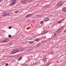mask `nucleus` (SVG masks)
<instances>
[{"label":"nucleus","instance_id":"obj_17","mask_svg":"<svg viewBox=\"0 0 66 66\" xmlns=\"http://www.w3.org/2000/svg\"><path fill=\"white\" fill-rule=\"evenodd\" d=\"M32 43H33V42H32V41H30V42H29V44H32Z\"/></svg>","mask_w":66,"mask_h":66},{"label":"nucleus","instance_id":"obj_20","mask_svg":"<svg viewBox=\"0 0 66 66\" xmlns=\"http://www.w3.org/2000/svg\"><path fill=\"white\" fill-rule=\"evenodd\" d=\"M28 15L29 17H30V16H31V15H32V14H28Z\"/></svg>","mask_w":66,"mask_h":66},{"label":"nucleus","instance_id":"obj_15","mask_svg":"<svg viewBox=\"0 0 66 66\" xmlns=\"http://www.w3.org/2000/svg\"><path fill=\"white\" fill-rule=\"evenodd\" d=\"M25 17H26V18H29V15H28V14L26 16H25Z\"/></svg>","mask_w":66,"mask_h":66},{"label":"nucleus","instance_id":"obj_39","mask_svg":"<svg viewBox=\"0 0 66 66\" xmlns=\"http://www.w3.org/2000/svg\"><path fill=\"white\" fill-rule=\"evenodd\" d=\"M1 0H0V2H1Z\"/></svg>","mask_w":66,"mask_h":66},{"label":"nucleus","instance_id":"obj_40","mask_svg":"<svg viewBox=\"0 0 66 66\" xmlns=\"http://www.w3.org/2000/svg\"><path fill=\"white\" fill-rule=\"evenodd\" d=\"M6 1H7V0H6Z\"/></svg>","mask_w":66,"mask_h":66},{"label":"nucleus","instance_id":"obj_7","mask_svg":"<svg viewBox=\"0 0 66 66\" xmlns=\"http://www.w3.org/2000/svg\"><path fill=\"white\" fill-rule=\"evenodd\" d=\"M16 4V2H12L11 3V6H13V5H14V4Z\"/></svg>","mask_w":66,"mask_h":66},{"label":"nucleus","instance_id":"obj_5","mask_svg":"<svg viewBox=\"0 0 66 66\" xmlns=\"http://www.w3.org/2000/svg\"><path fill=\"white\" fill-rule=\"evenodd\" d=\"M22 4H26L27 3L26 0H24L22 2Z\"/></svg>","mask_w":66,"mask_h":66},{"label":"nucleus","instance_id":"obj_29","mask_svg":"<svg viewBox=\"0 0 66 66\" xmlns=\"http://www.w3.org/2000/svg\"><path fill=\"white\" fill-rule=\"evenodd\" d=\"M63 28V26H62L61 27V28H60V29H62V28Z\"/></svg>","mask_w":66,"mask_h":66},{"label":"nucleus","instance_id":"obj_28","mask_svg":"<svg viewBox=\"0 0 66 66\" xmlns=\"http://www.w3.org/2000/svg\"><path fill=\"white\" fill-rule=\"evenodd\" d=\"M51 62H49V63H48V65H49L50 64H51Z\"/></svg>","mask_w":66,"mask_h":66},{"label":"nucleus","instance_id":"obj_22","mask_svg":"<svg viewBox=\"0 0 66 66\" xmlns=\"http://www.w3.org/2000/svg\"><path fill=\"white\" fill-rule=\"evenodd\" d=\"M26 1H27V2H30V1H31V0H26Z\"/></svg>","mask_w":66,"mask_h":66},{"label":"nucleus","instance_id":"obj_4","mask_svg":"<svg viewBox=\"0 0 66 66\" xmlns=\"http://www.w3.org/2000/svg\"><path fill=\"white\" fill-rule=\"evenodd\" d=\"M48 32V31L47 30H44L43 32L42 33V34H46V33Z\"/></svg>","mask_w":66,"mask_h":66},{"label":"nucleus","instance_id":"obj_1","mask_svg":"<svg viewBox=\"0 0 66 66\" xmlns=\"http://www.w3.org/2000/svg\"><path fill=\"white\" fill-rule=\"evenodd\" d=\"M19 51V50L18 49H15L13 50L12 52V54H13L14 53H16L17 52H18Z\"/></svg>","mask_w":66,"mask_h":66},{"label":"nucleus","instance_id":"obj_36","mask_svg":"<svg viewBox=\"0 0 66 66\" xmlns=\"http://www.w3.org/2000/svg\"><path fill=\"white\" fill-rule=\"evenodd\" d=\"M61 21H59L58 22L59 23H61Z\"/></svg>","mask_w":66,"mask_h":66},{"label":"nucleus","instance_id":"obj_13","mask_svg":"<svg viewBox=\"0 0 66 66\" xmlns=\"http://www.w3.org/2000/svg\"><path fill=\"white\" fill-rule=\"evenodd\" d=\"M22 57H20L19 59V61H20V60H21V59H22Z\"/></svg>","mask_w":66,"mask_h":66},{"label":"nucleus","instance_id":"obj_24","mask_svg":"<svg viewBox=\"0 0 66 66\" xmlns=\"http://www.w3.org/2000/svg\"><path fill=\"white\" fill-rule=\"evenodd\" d=\"M18 12V11H16L14 12L15 13H17Z\"/></svg>","mask_w":66,"mask_h":66},{"label":"nucleus","instance_id":"obj_25","mask_svg":"<svg viewBox=\"0 0 66 66\" xmlns=\"http://www.w3.org/2000/svg\"><path fill=\"white\" fill-rule=\"evenodd\" d=\"M8 36H9V37H12V36H11V35H9Z\"/></svg>","mask_w":66,"mask_h":66},{"label":"nucleus","instance_id":"obj_23","mask_svg":"<svg viewBox=\"0 0 66 66\" xmlns=\"http://www.w3.org/2000/svg\"><path fill=\"white\" fill-rule=\"evenodd\" d=\"M12 1L14 2H16V0H12Z\"/></svg>","mask_w":66,"mask_h":66},{"label":"nucleus","instance_id":"obj_37","mask_svg":"<svg viewBox=\"0 0 66 66\" xmlns=\"http://www.w3.org/2000/svg\"><path fill=\"white\" fill-rule=\"evenodd\" d=\"M65 19V18H63V19L62 20H64Z\"/></svg>","mask_w":66,"mask_h":66},{"label":"nucleus","instance_id":"obj_38","mask_svg":"<svg viewBox=\"0 0 66 66\" xmlns=\"http://www.w3.org/2000/svg\"><path fill=\"white\" fill-rule=\"evenodd\" d=\"M26 66H28V65H26Z\"/></svg>","mask_w":66,"mask_h":66},{"label":"nucleus","instance_id":"obj_3","mask_svg":"<svg viewBox=\"0 0 66 66\" xmlns=\"http://www.w3.org/2000/svg\"><path fill=\"white\" fill-rule=\"evenodd\" d=\"M63 3H62V2H60L59 3L57 4V6H61L63 5Z\"/></svg>","mask_w":66,"mask_h":66},{"label":"nucleus","instance_id":"obj_6","mask_svg":"<svg viewBox=\"0 0 66 66\" xmlns=\"http://www.w3.org/2000/svg\"><path fill=\"white\" fill-rule=\"evenodd\" d=\"M63 12H66V7H64L62 9Z\"/></svg>","mask_w":66,"mask_h":66},{"label":"nucleus","instance_id":"obj_16","mask_svg":"<svg viewBox=\"0 0 66 66\" xmlns=\"http://www.w3.org/2000/svg\"><path fill=\"white\" fill-rule=\"evenodd\" d=\"M10 15L11 13H8L7 14V16H10Z\"/></svg>","mask_w":66,"mask_h":66},{"label":"nucleus","instance_id":"obj_10","mask_svg":"<svg viewBox=\"0 0 66 66\" xmlns=\"http://www.w3.org/2000/svg\"><path fill=\"white\" fill-rule=\"evenodd\" d=\"M49 20V18H47L45 19V21H47Z\"/></svg>","mask_w":66,"mask_h":66},{"label":"nucleus","instance_id":"obj_14","mask_svg":"<svg viewBox=\"0 0 66 66\" xmlns=\"http://www.w3.org/2000/svg\"><path fill=\"white\" fill-rule=\"evenodd\" d=\"M46 61V58H44L43 59V61H44V62H45Z\"/></svg>","mask_w":66,"mask_h":66},{"label":"nucleus","instance_id":"obj_30","mask_svg":"<svg viewBox=\"0 0 66 66\" xmlns=\"http://www.w3.org/2000/svg\"><path fill=\"white\" fill-rule=\"evenodd\" d=\"M12 28V27H9V29H11Z\"/></svg>","mask_w":66,"mask_h":66},{"label":"nucleus","instance_id":"obj_18","mask_svg":"<svg viewBox=\"0 0 66 66\" xmlns=\"http://www.w3.org/2000/svg\"><path fill=\"white\" fill-rule=\"evenodd\" d=\"M61 30V29H58L57 30V32H60V30Z\"/></svg>","mask_w":66,"mask_h":66},{"label":"nucleus","instance_id":"obj_34","mask_svg":"<svg viewBox=\"0 0 66 66\" xmlns=\"http://www.w3.org/2000/svg\"><path fill=\"white\" fill-rule=\"evenodd\" d=\"M66 29H65V30H64V32L65 33V32H66Z\"/></svg>","mask_w":66,"mask_h":66},{"label":"nucleus","instance_id":"obj_19","mask_svg":"<svg viewBox=\"0 0 66 66\" xmlns=\"http://www.w3.org/2000/svg\"><path fill=\"white\" fill-rule=\"evenodd\" d=\"M9 45H13V43H10L9 44Z\"/></svg>","mask_w":66,"mask_h":66},{"label":"nucleus","instance_id":"obj_2","mask_svg":"<svg viewBox=\"0 0 66 66\" xmlns=\"http://www.w3.org/2000/svg\"><path fill=\"white\" fill-rule=\"evenodd\" d=\"M6 14H7V12L5 11L2 13V16H4V17H5L6 16Z\"/></svg>","mask_w":66,"mask_h":66},{"label":"nucleus","instance_id":"obj_33","mask_svg":"<svg viewBox=\"0 0 66 66\" xmlns=\"http://www.w3.org/2000/svg\"><path fill=\"white\" fill-rule=\"evenodd\" d=\"M48 65H48V64H47L46 65H45V66H48Z\"/></svg>","mask_w":66,"mask_h":66},{"label":"nucleus","instance_id":"obj_8","mask_svg":"<svg viewBox=\"0 0 66 66\" xmlns=\"http://www.w3.org/2000/svg\"><path fill=\"white\" fill-rule=\"evenodd\" d=\"M42 9L43 10H46V9H48V6H45Z\"/></svg>","mask_w":66,"mask_h":66},{"label":"nucleus","instance_id":"obj_21","mask_svg":"<svg viewBox=\"0 0 66 66\" xmlns=\"http://www.w3.org/2000/svg\"><path fill=\"white\" fill-rule=\"evenodd\" d=\"M44 23L43 21H41L40 22V23H41V24H42V23Z\"/></svg>","mask_w":66,"mask_h":66},{"label":"nucleus","instance_id":"obj_26","mask_svg":"<svg viewBox=\"0 0 66 66\" xmlns=\"http://www.w3.org/2000/svg\"><path fill=\"white\" fill-rule=\"evenodd\" d=\"M40 45L39 44H38V45H37V47H40Z\"/></svg>","mask_w":66,"mask_h":66},{"label":"nucleus","instance_id":"obj_32","mask_svg":"<svg viewBox=\"0 0 66 66\" xmlns=\"http://www.w3.org/2000/svg\"><path fill=\"white\" fill-rule=\"evenodd\" d=\"M20 49V50L21 51H21V50H22V48H21Z\"/></svg>","mask_w":66,"mask_h":66},{"label":"nucleus","instance_id":"obj_35","mask_svg":"<svg viewBox=\"0 0 66 66\" xmlns=\"http://www.w3.org/2000/svg\"><path fill=\"white\" fill-rule=\"evenodd\" d=\"M54 34H56H56H57V32H55Z\"/></svg>","mask_w":66,"mask_h":66},{"label":"nucleus","instance_id":"obj_12","mask_svg":"<svg viewBox=\"0 0 66 66\" xmlns=\"http://www.w3.org/2000/svg\"><path fill=\"white\" fill-rule=\"evenodd\" d=\"M39 38H37L35 39V41L36 42H37V41H38V40H39Z\"/></svg>","mask_w":66,"mask_h":66},{"label":"nucleus","instance_id":"obj_27","mask_svg":"<svg viewBox=\"0 0 66 66\" xmlns=\"http://www.w3.org/2000/svg\"><path fill=\"white\" fill-rule=\"evenodd\" d=\"M54 36H53V37H55V36L56 35L55 34H54Z\"/></svg>","mask_w":66,"mask_h":66},{"label":"nucleus","instance_id":"obj_9","mask_svg":"<svg viewBox=\"0 0 66 66\" xmlns=\"http://www.w3.org/2000/svg\"><path fill=\"white\" fill-rule=\"evenodd\" d=\"M9 41V40L8 39H6L4 41V43L8 42Z\"/></svg>","mask_w":66,"mask_h":66},{"label":"nucleus","instance_id":"obj_11","mask_svg":"<svg viewBox=\"0 0 66 66\" xmlns=\"http://www.w3.org/2000/svg\"><path fill=\"white\" fill-rule=\"evenodd\" d=\"M22 50H21V51H24V50H26V48H23V47L22 48Z\"/></svg>","mask_w":66,"mask_h":66},{"label":"nucleus","instance_id":"obj_31","mask_svg":"<svg viewBox=\"0 0 66 66\" xmlns=\"http://www.w3.org/2000/svg\"><path fill=\"white\" fill-rule=\"evenodd\" d=\"M8 65H9L8 63H6L5 66H8Z\"/></svg>","mask_w":66,"mask_h":66}]
</instances>
